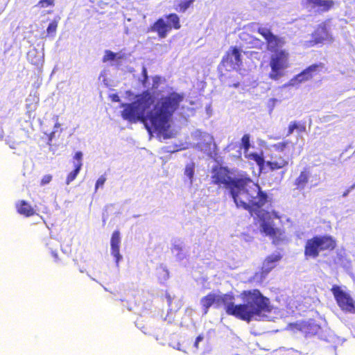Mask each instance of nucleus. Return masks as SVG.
I'll list each match as a JSON object with an SVG mask.
<instances>
[{
	"instance_id": "412c9836",
	"label": "nucleus",
	"mask_w": 355,
	"mask_h": 355,
	"mask_svg": "<svg viewBox=\"0 0 355 355\" xmlns=\"http://www.w3.org/2000/svg\"><path fill=\"white\" fill-rule=\"evenodd\" d=\"M317 330V325L313 320H302L301 331L305 334H313Z\"/></svg>"
},
{
	"instance_id": "c85d7f7f",
	"label": "nucleus",
	"mask_w": 355,
	"mask_h": 355,
	"mask_svg": "<svg viewBox=\"0 0 355 355\" xmlns=\"http://www.w3.org/2000/svg\"><path fill=\"white\" fill-rule=\"evenodd\" d=\"M302 320L297 321L295 322H291L288 324V329L293 331H301L302 329Z\"/></svg>"
},
{
	"instance_id": "2eb2a0df",
	"label": "nucleus",
	"mask_w": 355,
	"mask_h": 355,
	"mask_svg": "<svg viewBox=\"0 0 355 355\" xmlns=\"http://www.w3.org/2000/svg\"><path fill=\"white\" fill-rule=\"evenodd\" d=\"M334 40L332 35L329 33L325 25H320L312 34L311 42L313 44H321L326 40L332 42Z\"/></svg>"
},
{
	"instance_id": "6e6552de",
	"label": "nucleus",
	"mask_w": 355,
	"mask_h": 355,
	"mask_svg": "<svg viewBox=\"0 0 355 355\" xmlns=\"http://www.w3.org/2000/svg\"><path fill=\"white\" fill-rule=\"evenodd\" d=\"M257 32L261 35L266 41V49L268 51L275 53L277 51H282L281 49L285 44L283 38L275 35L270 28L259 26Z\"/></svg>"
},
{
	"instance_id": "6ab92c4d",
	"label": "nucleus",
	"mask_w": 355,
	"mask_h": 355,
	"mask_svg": "<svg viewBox=\"0 0 355 355\" xmlns=\"http://www.w3.org/2000/svg\"><path fill=\"white\" fill-rule=\"evenodd\" d=\"M295 130L299 133L305 132L306 130L304 122L291 121L288 126L287 136L291 135Z\"/></svg>"
},
{
	"instance_id": "2f4dec72",
	"label": "nucleus",
	"mask_w": 355,
	"mask_h": 355,
	"mask_svg": "<svg viewBox=\"0 0 355 355\" xmlns=\"http://www.w3.org/2000/svg\"><path fill=\"white\" fill-rule=\"evenodd\" d=\"M73 159L77 160V163L76 164H81V166H83V162H82V159H83V153L80 152V151H78L75 153L74 156H73Z\"/></svg>"
},
{
	"instance_id": "a878e982",
	"label": "nucleus",
	"mask_w": 355,
	"mask_h": 355,
	"mask_svg": "<svg viewBox=\"0 0 355 355\" xmlns=\"http://www.w3.org/2000/svg\"><path fill=\"white\" fill-rule=\"evenodd\" d=\"M241 146L245 152L249 150L250 148V135L248 134L244 135L241 138Z\"/></svg>"
},
{
	"instance_id": "423d86ee",
	"label": "nucleus",
	"mask_w": 355,
	"mask_h": 355,
	"mask_svg": "<svg viewBox=\"0 0 355 355\" xmlns=\"http://www.w3.org/2000/svg\"><path fill=\"white\" fill-rule=\"evenodd\" d=\"M288 58L289 54L285 50L272 53L269 62L271 71L268 76L270 79L277 80L284 75L283 71L288 67Z\"/></svg>"
},
{
	"instance_id": "bb28decb",
	"label": "nucleus",
	"mask_w": 355,
	"mask_h": 355,
	"mask_svg": "<svg viewBox=\"0 0 355 355\" xmlns=\"http://www.w3.org/2000/svg\"><path fill=\"white\" fill-rule=\"evenodd\" d=\"M116 53H115L110 50H106L105 51V55L103 57L102 61L103 62H106L107 61H112V60H114L116 59Z\"/></svg>"
},
{
	"instance_id": "c756f323",
	"label": "nucleus",
	"mask_w": 355,
	"mask_h": 355,
	"mask_svg": "<svg viewBox=\"0 0 355 355\" xmlns=\"http://www.w3.org/2000/svg\"><path fill=\"white\" fill-rule=\"evenodd\" d=\"M107 178L105 175H101L96 182L95 190L96 191L99 187H103Z\"/></svg>"
},
{
	"instance_id": "0eeeda50",
	"label": "nucleus",
	"mask_w": 355,
	"mask_h": 355,
	"mask_svg": "<svg viewBox=\"0 0 355 355\" xmlns=\"http://www.w3.org/2000/svg\"><path fill=\"white\" fill-rule=\"evenodd\" d=\"M331 291L338 306L343 311L355 313V302L349 293L343 291L337 285H334L331 288Z\"/></svg>"
},
{
	"instance_id": "f03ea898",
	"label": "nucleus",
	"mask_w": 355,
	"mask_h": 355,
	"mask_svg": "<svg viewBox=\"0 0 355 355\" xmlns=\"http://www.w3.org/2000/svg\"><path fill=\"white\" fill-rule=\"evenodd\" d=\"M184 100V95L175 92L162 96L153 110L155 96L148 90L135 96V101L130 103H122L121 116L130 123H144L148 132L166 130L173 113L178 110Z\"/></svg>"
},
{
	"instance_id": "1a4fd4ad",
	"label": "nucleus",
	"mask_w": 355,
	"mask_h": 355,
	"mask_svg": "<svg viewBox=\"0 0 355 355\" xmlns=\"http://www.w3.org/2000/svg\"><path fill=\"white\" fill-rule=\"evenodd\" d=\"M221 64L231 69H237L243 64L241 51L237 46H231L223 55Z\"/></svg>"
},
{
	"instance_id": "ddd939ff",
	"label": "nucleus",
	"mask_w": 355,
	"mask_h": 355,
	"mask_svg": "<svg viewBox=\"0 0 355 355\" xmlns=\"http://www.w3.org/2000/svg\"><path fill=\"white\" fill-rule=\"evenodd\" d=\"M282 255L280 253L272 254L267 256L263 260L261 268V273L263 276L267 275L274 269L277 263L282 259Z\"/></svg>"
},
{
	"instance_id": "f257e3e1",
	"label": "nucleus",
	"mask_w": 355,
	"mask_h": 355,
	"mask_svg": "<svg viewBox=\"0 0 355 355\" xmlns=\"http://www.w3.org/2000/svg\"><path fill=\"white\" fill-rule=\"evenodd\" d=\"M211 178L212 184L229 190L236 207L248 211L259 222L261 232L269 236L273 244L277 245L283 240V232L274 227L270 212L263 208L269 201L268 195L249 175L244 173L232 178L227 167L214 166Z\"/></svg>"
},
{
	"instance_id": "39448f33",
	"label": "nucleus",
	"mask_w": 355,
	"mask_h": 355,
	"mask_svg": "<svg viewBox=\"0 0 355 355\" xmlns=\"http://www.w3.org/2000/svg\"><path fill=\"white\" fill-rule=\"evenodd\" d=\"M166 18L167 23L163 18H159L148 28V31L155 32L159 38H165L173 28L178 30L181 28L180 17L176 13L168 14Z\"/></svg>"
},
{
	"instance_id": "a211bd4d",
	"label": "nucleus",
	"mask_w": 355,
	"mask_h": 355,
	"mask_svg": "<svg viewBox=\"0 0 355 355\" xmlns=\"http://www.w3.org/2000/svg\"><path fill=\"white\" fill-rule=\"evenodd\" d=\"M310 178V173L307 169H304L295 180L294 184L297 189H304L308 184Z\"/></svg>"
},
{
	"instance_id": "473e14b6",
	"label": "nucleus",
	"mask_w": 355,
	"mask_h": 355,
	"mask_svg": "<svg viewBox=\"0 0 355 355\" xmlns=\"http://www.w3.org/2000/svg\"><path fill=\"white\" fill-rule=\"evenodd\" d=\"M204 337L202 335H199L196 337V341H195V343H194V347L196 348H198V344L200 341H202L203 340Z\"/></svg>"
},
{
	"instance_id": "9b49d317",
	"label": "nucleus",
	"mask_w": 355,
	"mask_h": 355,
	"mask_svg": "<svg viewBox=\"0 0 355 355\" xmlns=\"http://www.w3.org/2000/svg\"><path fill=\"white\" fill-rule=\"evenodd\" d=\"M311 238L320 252L323 251L331 252L336 248V241L330 235H315Z\"/></svg>"
},
{
	"instance_id": "dca6fc26",
	"label": "nucleus",
	"mask_w": 355,
	"mask_h": 355,
	"mask_svg": "<svg viewBox=\"0 0 355 355\" xmlns=\"http://www.w3.org/2000/svg\"><path fill=\"white\" fill-rule=\"evenodd\" d=\"M320 252L315 244L313 242L312 238L308 239L304 246V256L306 259H316L319 257Z\"/></svg>"
},
{
	"instance_id": "20e7f679",
	"label": "nucleus",
	"mask_w": 355,
	"mask_h": 355,
	"mask_svg": "<svg viewBox=\"0 0 355 355\" xmlns=\"http://www.w3.org/2000/svg\"><path fill=\"white\" fill-rule=\"evenodd\" d=\"M295 150V144L288 139L273 144L266 166L271 171L286 169L292 162Z\"/></svg>"
},
{
	"instance_id": "5701e85b",
	"label": "nucleus",
	"mask_w": 355,
	"mask_h": 355,
	"mask_svg": "<svg viewBox=\"0 0 355 355\" xmlns=\"http://www.w3.org/2000/svg\"><path fill=\"white\" fill-rule=\"evenodd\" d=\"M80 169H81V164L80 163L76 164L75 168L71 172H70L67 176L66 184H67V185L69 184L72 181H73L76 178Z\"/></svg>"
},
{
	"instance_id": "c9c22d12",
	"label": "nucleus",
	"mask_w": 355,
	"mask_h": 355,
	"mask_svg": "<svg viewBox=\"0 0 355 355\" xmlns=\"http://www.w3.org/2000/svg\"><path fill=\"white\" fill-rule=\"evenodd\" d=\"M253 41L257 42H261L260 40L258 38H256V37H254Z\"/></svg>"
},
{
	"instance_id": "393cba45",
	"label": "nucleus",
	"mask_w": 355,
	"mask_h": 355,
	"mask_svg": "<svg viewBox=\"0 0 355 355\" xmlns=\"http://www.w3.org/2000/svg\"><path fill=\"white\" fill-rule=\"evenodd\" d=\"M195 164L193 162L188 164L185 166L184 175H187L190 180H192L194 175Z\"/></svg>"
},
{
	"instance_id": "b1692460",
	"label": "nucleus",
	"mask_w": 355,
	"mask_h": 355,
	"mask_svg": "<svg viewBox=\"0 0 355 355\" xmlns=\"http://www.w3.org/2000/svg\"><path fill=\"white\" fill-rule=\"evenodd\" d=\"M58 19H54L53 21L50 22L46 29V33L48 35L53 36L55 34L58 28Z\"/></svg>"
},
{
	"instance_id": "7ed1b4c3",
	"label": "nucleus",
	"mask_w": 355,
	"mask_h": 355,
	"mask_svg": "<svg viewBox=\"0 0 355 355\" xmlns=\"http://www.w3.org/2000/svg\"><path fill=\"white\" fill-rule=\"evenodd\" d=\"M243 304H234V296L232 294L217 295L209 293L200 300V304L207 314L209 309L214 304H223L225 313L228 315L250 322L255 316H261L270 311V300L263 296L258 289L243 291L241 293Z\"/></svg>"
},
{
	"instance_id": "aec40b11",
	"label": "nucleus",
	"mask_w": 355,
	"mask_h": 355,
	"mask_svg": "<svg viewBox=\"0 0 355 355\" xmlns=\"http://www.w3.org/2000/svg\"><path fill=\"white\" fill-rule=\"evenodd\" d=\"M196 0H175L173 8L178 12H185Z\"/></svg>"
},
{
	"instance_id": "9d476101",
	"label": "nucleus",
	"mask_w": 355,
	"mask_h": 355,
	"mask_svg": "<svg viewBox=\"0 0 355 355\" xmlns=\"http://www.w3.org/2000/svg\"><path fill=\"white\" fill-rule=\"evenodd\" d=\"M324 69L325 67L322 62L313 64L297 74L294 80L298 83L311 80Z\"/></svg>"
},
{
	"instance_id": "f704fd0d",
	"label": "nucleus",
	"mask_w": 355,
	"mask_h": 355,
	"mask_svg": "<svg viewBox=\"0 0 355 355\" xmlns=\"http://www.w3.org/2000/svg\"><path fill=\"white\" fill-rule=\"evenodd\" d=\"M143 72H144V80H143V85L145 86L146 82L148 79V76H147V72H146V69H144Z\"/></svg>"
},
{
	"instance_id": "72a5a7b5",
	"label": "nucleus",
	"mask_w": 355,
	"mask_h": 355,
	"mask_svg": "<svg viewBox=\"0 0 355 355\" xmlns=\"http://www.w3.org/2000/svg\"><path fill=\"white\" fill-rule=\"evenodd\" d=\"M110 98L113 102H119L120 98L117 94H112L110 95Z\"/></svg>"
},
{
	"instance_id": "f3484780",
	"label": "nucleus",
	"mask_w": 355,
	"mask_h": 355,
	"mask_svg": "<svg viewBox=\"0 0 355 355\" xmlns=\"http://www.w3.org/2000/svg\"><path fill=\"white\" fill-rule=\"evenodd\" d=\"M17 211L25 217H31L35 214V211L30 203L24 200H19L15 204Z\"/></svg>"
},
{
	"instance_id": "4468645a",
	"label": "nucleus",
	"mask_w": 355,
	"mask_h": 355,
	"mask_svg": "<svg viewBox=\"0 0 355 355\" xmlns=\"http://www.w3.org/2000/svg\"><path fill=\"white\" fill-rule=\"evenodd\" d=\"M120 232L119 230H115L113 232L111 236L110 246L111 254L114 257L116 265L119 264V261H121L123 258L121 254H120Z\"/></svg>"
},
{
	"instance_id": "cd10ccee",
	"label": "nucleus",
	"mask_w": 355,
	"mask_h": 355,
	"mask_svg": "<svg viewBox=\"0 0 355 355\" xmlns=\"http://www.w3.org/2000/svg\"><path fill=\"white\" fill-rule=\"evenodd\" d=\"M55 0H40L36 4L37 7L40 8H45L50 6H54Z\"/></svg>"
},
{
	"instance_id": "7c9ffc66",
	"label": "nucleus",
	"mask_w": 355,
	"mask_h": 355,
	"mask_svg": "<svg viewBox=\"0 0 355 355\" xmlns=\"http://www.w3.org/2000/svg\"><path fill=\"white\" fill-rule=\"evenodd\" d=\"M53 180V175L51 174H46L44 175L40 180V186H44L50 183Z\"/></svg>"
},
{
	"instance_id": "f8f14e48",
	"label": "nucleus",
	"mask_w": 355,
	"mask_h": 355,
	"mask_svg": "<svg viewBox=\"0 0 355 355\" xmlns=\"http://www.w3.org/2000/svg\"><path fill=\"white\" fill-rule=\"evenodd\" d=\"M302 5L316 10L318 12H327L335 6L334 0H302Z\"/></svg>"
},
{
	"instance_id": "4be33fe9",
	"label": "nucleus",
	"mask_w": 355,
	"mask_h": 355,
	"mask_svg": "<svg viewBox=\"0 0 355 355\" xmlns=\"http://www.w3.org/2000/svg\"><path fill=\"white\" fill-rule=\"evenodd\" d=\"M247 157L249 159L254 161L261 170L263 168V166L266 162H265L262 154H258L257 153H250L247 156Z\"/></svg>"
}]
</instances>
